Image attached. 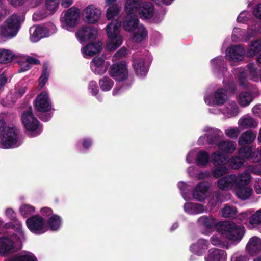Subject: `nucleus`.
<instances>
[{"instance_id": "obj_52", "label": "nucleus", "mask_w": 261, "mask_h": 261, "mask_svg": "<svg viewBox=\"0 0 261 261\" xmlns=\"http://www.w3.org/2000/svg\"><path fill=\"white\" fill-rule=\"evenodd\" d=\"M221 212L222 215L224 217L232 218L236 215L237 210L234 206L225 205Z\"/></svg>"}, {"instance_id": "obj_42", "label": "nucleus", "mask_w": 261, "mask_h": 261, "mask_svg": "<svg viewBox=\"0 0 261 261\" xmlns=\"http://www.w3.org/2000/svg\"><path fill=\"white\" fill-rule=\"evenodd\" d=\"M8 261H37V259L33 253L26 252L15 255Z\"/></svg>"}, {"instance_id": "obj_14", "label": "nucleus", "mask_w": 261, "mask_h": 261, "mask_svg": "<svg viewBox=\"0 0 261 261\" xmlns=\"http://www.w3.org/2000/svg\"><path fill=\"white\" fill-rule=\"evenodd\" d=\"M245 51L242 45H232L226 50L225 57L231 65L233 66L234 63L242 60L244 59Z\"/></svg>"}, {"instance_id": "obj_46", "label": "nucleus", "mask_w": 261, "mask_h": 261, "mask_svg": "<svg viewBox=\"0 0 261 261\" xmlns=\"http://www.w3.org/2000/svg\"><path fill=\"white\" fill-rule=\"evenodd\" d=\"M248 30L245 31L244 30L239 28H234L232 35V39L233 41H236L239 39L243 41H247L246 38L247 36Z\"/></svg>"}, {"instance_id": "obj_53", "label": "nucleus", "mask_w": 261, "mask_h": 261, "mask_svg": "<svg viewBox=\"0 0 261 261\" xmlns=\"http://www.w3.org/2000/svg\"><path fill=\"white\" fill-rule=\"evenodd\" d=\"M60 0H46L45 7L46 9L50 12L49 14H54L58 9Z\"/></svg>"}, {"instance_id": "obj_48", "label": "nucleus", "mask_w": 261, "mask_h": 261, "mask_svg": "<svg viewBox=\"0 0 261 261\" xmlns=\"http://www.w3.org/2000/svg\"><path fill=\"white\" fill-rule=\"evenodd\" d=\"M250 79L255 82L259 81V72L257 67L254 63H250L247 65Z\"/></svg>"}, {"instance_id": "obj_55", "label": "nucleus", "mask_w": 261, "mask_h": 261, "mask_svg": "<svg viewBox=\"0 0 261 261\" xmlns=\"http://www.w3.org/2000/svg\"><path fill=\"white\" fill-rule=\"evenodd\" d=\"M228 172V168L225 166L216 167L212 170L211 172L213 176L215 178H218L223 176Z\"/></svg>"}, {"instance_id": "obj_35", "label": "nucleus", "mask_w": 261, "mask_h": 261, "mask_svg": "<svg viewBox=\"0 0 261 261\" xmlns=\"http://www.w3.org/2000/svg\"><path fill=\"white\" fill-rule=\"evenodd\" d=\"M198 225L206 230H211L214 226L216 227V220L213 217L203 216L199 218L197 220Z\"/></svg>"}, {"instance_id": "obj_40", "label": "nucleus", "mask_w": 261, "mask_h": 261, "mask_svg": "<svg viewBox=\"0 0 261 261\" xmlns=\"http://www.w3.org/2000/svg\"><path fill=\"white\" fill-rule=\"evenodd\" d=\"M220 151L226 153H232L236 150V144L231 141H221L218 144Z\"/></svg>"}, {"instance_id": "obj_61", "label": "nucleus", "mask_w": 261, "mask_h": 261, "mask_svg": "<svg viewBox=\"0 0 261 261\" xmlns=\"http://www.w3.org/2000/svg\"><path fill=\"white\" fill-rule=\"evenodd\" d=\"M255 175L261 176V164H252L247 166L246 171Z\"/></svg>"}, {"instance_id": "obj_62", "label": "nucleus", "mask_w": 261, "mask_h": 261, "mask_svg": "<svg viewBox=\"0 0 261 261\" xmlns=\"http://www.w3.org/2000/svg\"><path fill=\"white\" fill-rule=\"evenodd\" d=\"M49 13L44 9L36 11L33 15V19L34 21L41 20L48 16Z\"/></svg>"}, {"instance_id": "obj_19", "label": "nucleus", "mask_w": 261, "mask_h": 261, "mask_svg": "<svg viewBox=\"0 0 261 261\" xmlns=\"http://www.w3.org/2000/svg\"><path fill=\"white\" fill-rule=\"evenodd\" d=\"M227 256L226 252L223 250L211 248L205 255L204 260V261H226Z\"/></svg>"}, {"instance_id": "obj_13", "label": "nucleus", "mask_w": 261, "mask_h": 261, "mask_svg": "<svg viewBox=\"0 0 261 261\" xmlns=\"http://www.w3.org/2000/svg\"><path fill=\"white\" fill-rule=\"evenodd\" d=\"M101 11L94 5H89L83 11V20L89 24H95L100 19Z\"/></svg>"}, {"instance_id": "obj_38", "label": "nucleus", "mask_w": 261, "mask_h": 261, "mask_svg": "<svg viewBox=\"0 0 261 261\" xmlns=\"http://www.w3.org/2000/svg\"><path fill=\"white\" fill-rule=\"evenodd\" d=\"M212 162L215 166L225 165L228 162L227 155L219 151L214 152L211 156Z\"/></svg>"}, {"instance_id": "obj_15", "label": "nucleus", "mask_w": 261, "mask_h": 261, "mask_svg": "<svg viewBox=\"0 0 261 261\" xmlns=\"http://www.w3.org/2000/svg\"><path fill=\"white\" fill-rule=\"evenodd\" d=\"M96 29L88 25H83L79 28L75 33V37L81 43L89 40L95 39L97 36Z\"/></svg>"}, {"instance_id": "obj_47", "label": "nucleus", "mask_w": 261, "mask_h": 261, "mask_svg": "<svg viewBox=\"0 0 261 261\" xmlns=\"http://www.w3.org/2000/svg\"><path fill=\"white\" fill-rule=\"evenodd\" d=\"M258 33L261 34V22L258 24L256 22L248 27L246 40H249L251 38L256 36Z\"/></svg>"}, {"instance_id": "obj_16", "label": "nucleus", "mask_w": 261, "mask_h": 261, "mask_svg": "<svg viewBox=\"0 0 261 261\" xmlns=\"http://www.w3.org/2000/svg\"><path fill=\"white\" fill-rule=\"evenodd\" d=\"M140 17L142 19H153L155 23H158L163 19L161 17L159 19H157V14L154 12V8L152 3L150 2H144L142 4L139 9Z\"/></svg>"}, {"instance_id": "obj_41", "label": "nucleus", "mask_w": 261, "mask_h": 261, "mask_svg": "<svg viewBox=\"0 0 261 261\" xmlns=\"http://www.w3.org/2000/svg\"><path fill=\"white\" fill-rule=\"evenodd\" d=\"M252 95L248 92H242L237 97V101L242 107L248 106L253 100Z\"/></svg>"}, {"instance_id": "obj_18", "label": "nucleus", "mask_w": 261, "mask_h": 261, "mask_svg": "<svg viewBox=\"0 0 261 261\" xmlns=\"http://www.w3.org/2000/svg\"><path fill=\"white\" fill-rule=\"evenodd\" d=\"M133 62V66L137 75L139 77L145 76L148 71L149 63L146 62L144 58L135 55Z\"/></svg>"}, {"instance_id": "obj_29", "label": "nucleus", "mask_w": 261, "mask_h": 261, "mask_svg": "<svg viewBox=\"0 0 261 261\" xmlns=\"http://www.w3.org/2000/svg\"><path fill=\"white\" fill-rule=\"evenodd\" d=\"M208 246L209 242L208 240L200 239L196 243H194L191 246L190 250L194 254L201 256L207 249Z\"/></svg>"}, {"instance_id": "obj_5", "label": "nucleus", "mask_w": 261, "mask_h": 261, "mask_svg": "<svg viewBox=\"0 0 261 261\" xmlns=\"http://www.w3.org/2000/svg\"><path fill=\"white\" fill-rule=\"evenodd\" d=\"M251 179L250 173L244 171L237 175L231 174L223 176L217 181V185L223 191H234L236 187H239L240 185L250 182Z\"/></svg>"}, {"instance_id": "obj_27", "label": "nucleus", "mask_w": 261, "mask_h": 261, "mask_svg": "<svg viewBox=\"0 0 261 261\" xmlns=\"http://www.w3.org/2000/svg\"><path fill=\"white\" fill-rule=\"evenodd\" d=\"M130 39L134 42H141L145 39L148 35V32L144 25L140 24L132 31Z\"/></svg>"}, {"instance_id": "obj_57", "label": "nucleus", "mask_w": 261, "mask_h": 261, "mask_svg": "<svg viewBox=\"0 0 261 261\" xmlns=\"http://www.w3.org/2000/svg\"><path fill=\"white\" fill-rule=\"evenodd\" d=\"M245 160L240 156H234L230 160V165L233 169H238L241 168L244 164Z\"/></svg>"}, {"instance_id": "obj_50", "label": "nucleus", "mask_w": 261, "mask_h": 261, "mask_svg": "<svg viewBox=\"0 0 261 261\" xmlns=\"http://www.w3.org/2000/svg\"><path fill=\"white\" fill-rule=\"evenodd\" d=\"M99 84L102 91H110L114 85L113 81L110 77L104 76L99 80Z\"/></svg>"}, {"instance_id": "obj_20", "label": "nucleus", "mask_w": 261, "mask_h": 261, "mask_svg": "<svg viewBox=\"0 0 261 261\" xmlns=\"http://www.w3.org/2000/svg\"><path fill=\"white\" fill-rule=\"evenodd\" d=\"M203 132H206L207 142L208 144L218 145L219 140L223 137L222 131L217 128L206 126Z\"/></svg>"}, {"instance_id": "obj_59", "label": "nucleus", "mask_w": 261, "mask_h": 261, "mask_svg": "<svg viewBox=\"0 0 261 261\" xmlns=\"http://www.w3.org/2000/svg\"><path fill=\"white\" fill-rule=\"evenodd\" d=\"M48 66L47 65L45 64L43 65L42 73L39 79V86L40 88L43 87L45 84L48 80Z\"/></svg>"}, {"instance_id": "obj_28", "label": "nucleus", "mask_w": 261, "mask_h": 261, "mask_svg": "<svg viewBox=\"0 0 261 261\" xmlns=\"http://www.w3.org/2000/svg\"><path fill=\"white\" fill-rule=\"evenodd\" d=\"M211 64L214 74L218 77L224 74L226 69L224 65L223 58L221 56L217 57L211 60Z\"/></svg>"}, {"instance_id": "obj_34", "label": "nucleus", "mask_w": 261, "mask_h": 261, "mask_svg": "<svg viewBox=\"0 0 261 261\" xmlns=\"http://www.w3.org/2000/svg\"><path fill=\"white\" fill-rule=\"evenodd\" d=\"M260 51L261 39H257L250 42L247 48L246 54L248 57H252Z\"/></svg>"}, {"instance_id": "obj_1", "label": "nucleus", "mask_w": 261, "mask_h": 261, "mask_svg": "<svg viewBox=\"0 0 261 261\" xmlns=\"http://www.w3.org/2000/svg\"><path fill=\"white\" fill-rule=\"evenodd\" d=\"M120 9L118 5L114 4L110 6L106 12L107 19L112 20V22L106 27L108 37L107 48L109 51L115 50L123 42V37L119 29L121 22L117 19H115L118 17Z\"/></svg>"}, {"instance_id": "obj_43", "label": "nucleus", "mask_w": 261, "mask_h": 261, "mask_svg": "<svg viewBox=\"0 0 261 261\" xmlns=\"http://www.w3.org/2000/svg\"><path fill=\"white\" fill-rule=\"evenodd\" d=\"M62 224V220L60 216L57 215H53L48 218L47 226L48 229L51 230H58L61 227Z\"/></svg>"}, {"instance_id": "obj_51", "label": "nucleus", "mask_w": 261, "mask_h": 261, "mask_svg": "<svg viewBox=\"0 0 261 261\" xmlns=\"http://www.w3.org/2000/svg\"><path fill=\"white\" fill-rule=\"evenodd\" d=\"M254 212L252 209L247 210L240 214H239L236 218L241 222L243 223L248 228L247 222H249V219L251 217L252 213Z\"/></svg>"}, {"instance_id": "obj_56", "label": "nucleus", "mask_w": 261, "mask_h": 261, "mask_svg": "<svg viewBox=\"0 0 261 261\" xmlns=\"http://www.w3.org/2000/svg\"><path fill=\"white\" fill-rule=\"evenodd\" d=\"M178 187L180 189L182 197L185 200L190 199V190L188 185L183 182H179L178 184Z\"/></svg>"}, {"instance_id": "obj_37", "label": "nucleus", "mask_w": 261, "mask_h": 261, "mask_svg": "<svg viewBox=\"0 0 261 261\" xmlns=\"http://www.w3.org/2000/svg\"><path fill=\"white\" fill-rule=\"evenodd\" d=\"M142 0H126L125 11L128 14H136L141 6Z\"/></svg>"}, {"instance_id": "obj_54", "label": "nucleus", "mask_w": 261, "mask_h": 261, "mask_svg": "<svg viewBox=\"0 0 261 261\" xmlns=\"http://www.w3.org/2000/svg\"><path fill=\"white\" fill-rule=\"evenodd\" d=\"M35 210V207L30 204H23L19 207L20 213L24 217H27L32 215L34 213Z\"/></svg>"}, {"instance_id": "obj_8", "label": "nucleus", "mask_w": 261, "mask_h": 261, "mask_svg": "<svg viewBox=\"0 0 261 261\" xmlns=\"http://www.w3.org/2000/svg\"><path fill=\"white\" fill-rule=\"evenodd\" d=\"M56 31V26L52 23L44 25L33 26L30 29V40L37 42L41 39L48 37Z\"/></svg>"}, {"instance_id": "obj_58", "label": "nucleus", "mask_w": 261, "mask_h": 261, "mask_svg": "<svg viewBox=\"0 0 261 261\" xmlns=\"http://www.w3.org/2000/svg\"><path fill=\"white\" fill-rule=\"evenodd\" d=\"M252 18L251 13L248 11H243L238 15L237 21L239 23H246Z\"/></svg>"}, {"instance_id": "obj_36", "label": "nucleus", "mask_w": 261, "mask_h": 261, "mask_svg": "<svg viewBox=\"0 0 261 261\" xmlns=\"http://www.w3.org/2000/svg\"><path fill=\"white\" fill-rule=\"evenodd\" d=\"M185 212L190 215L202 213L204 212V206L199 203L188 202L184 206Z\"/></svg>"}, {"instance_id": "obj_17", "label": "nucleus", "mask_w": 261, "mask_h": 261, "mask_svg": "<svg viewBox=\"0 0 261 261\" xmlns=\"http://www.w3.org/2000/svg\"><path fill=\"white\" fill-rule=\"evenodd\" d=\"M36 110L40 112H46L50 110L51 104L48 94L46 92H41L36 98L34 102Z\"/></svg>"}, {"instance_id": "obj_4", "label": "nucleus", "mask_w": 261, "mask_h": 261, "mask_svg": "<svg viewBox=\"0 0 261 261\" xmlns=\"http://www.w3.org/2000/svg\"><path fill=\"white\" fill-rule=\"evenodd\" d=\"M0 140L2 147L4 148L17 147L21 143L16 128L14 127L7 126L3 117L1 115Z\"/></svg>"}, {"instance_id": "obj_24", "label": "nucleus", "mask_w": 261, "mask_h": 261, "mask_svg": "<svg viewBox=\"0 0 261 261\" xmlns=\"http://www.w3.org/2000/svg\"><path fill=\"white\" fill-rule=\"evenodd\" d=\"M238 124L239 127L243 129L255 128L258 126V121L247 114L239 119Z\"/></svg>"}, {"instance_id": "obj_6", "label": "nucleus", "mask_w": 261, "mask_h": 261, "mask_svg": "<svg viewBox=\"0 0 261 261\" xmlns=\"http://www.w3.org/2000/svg\"><path fill=\"white\" fill-rule=\"evenodd\" d=\"M80 16V9L74 6L63 11L60 18L61 27L67 31H72L79 24Z\"/></svg>"}, {"instance_id": "obj_2", "label": "nucleus", "mask_w": 261, "mask_h": 261, "mask_svg": "<svg viewBox=\"0 0 261 261\" xmlns=\"http://www.w3.org/2000/svg\"><path fill=\"white\" fill-rule=\"evenodd\" d=\"M15 232L13 235L4 234L0 236V255L6 256L16 251L17 241L24 239V233L22 230V225L19 222H17L13 227Z\"/></svg>"}, {"instance_id": "obj_30", "label": "nucleus", "mask_w": 261, "mask_h": 261, "mask_svg": "<svg viewBox=\"0 0 261 261\" xmlns=\"http://www.w3.org/2000/svg\"><path fill=\"white\" fill-rule=\"evenodd\" d=\"M239 113V110L236 103L231 101L226 103L222 109V113L227 118L236 116Z\"/></svg>"}, {"instance_id": "obj_63", "label": "nucleus", "mask_w": 261, "mask_h": 261, "mask_svg": "<svg viewBox=\"0 0 261 261\" xmlns=\"http://www.w3.org/2000/svg\"><path fill=\"white\" fill-rule=\"evenodd\" d=\"M240 133L238 127H230L225 130V135L230 138H237Z\"/></svg>"}, {"instance_id": "obj_10", "label": "nucleus", "mask_w": 261, "mask_h": 261, "mask_svg": "<svg viewBox=\"0 0 261 261\" xmlns=\"http://www.w3.org/2000/svg\"><path fill=\"white\" fill-rule=\"evenodd\" d=\"M28 228L33 233L41 234L48 230L45 220L38 215H34L26 220Z\"/></svg>"}, {"instance_id": "obj_23", "label": "nucleus", "mask_w": 261, "mask_h": 261, "mask_svg": "<svg viewBox=\"0 0 261 261\" xmlns=\"http://www.w3.org/2000/svg\"><path fill=\"white\" fill-rule=\"evenodd\" d=\"M246 251L251 255L261 252V239L256 236L251 237L246 246Z\"/></svg>"}, {"instance_id": "obj_22", "label": "nucleus", "mask_w": 261, "mask_h": 261, "mask_svg": "<svg viewBox=\"0 0 261 261\" xmlns=\"http://www.w3.org/2000/svg\"><path fill=\"white\" fill-rule=\"evenodd\" d=\"M208 189L207 184L204 182L199 183L193 190V198L200 202L203 201L208 196Z\"/></svg>"}, {"instance_id": "obj_49", "label": "nucleus", "mask_w": 261, "mask_h": 261, "mask_svg": "<svg viewBox=\"0 0 261 261\" xmlns=\"http://www.w3.org/2000/svg\"><path fill=\"white\" fill-rule=\"evenodd\" d=\"M234 73L238 75L240 85L242 87L247 86L248 83L247 73L245 72L244 69L241 67L236 68L234 70Z\"/></svg>"}, {"instance_id": "obj_60", "label": "nucleus", "mask_w": 261, "mask_h": 261, "mask_svg": "<svg viewBox=\"0 0 261 261\" xmlns=\"http://www.w3.org/2000/svg\"><path fill=\"white\" fill-rule=\"evenodd\" d=\"M243 146L239 149V154L244 159H250L252 151L251 147Z\"/></svg>"}, {"instance_id": "obj_7", "label": "nucleus", "mask_w": 261, "mask_h": 261, "mask_svg": "<svg viewBox=\"0 0 261 261\" xmlns=\"http://www.w3.org/2000/svg\"><path fill=\"white\" fill-rule=\"evenodd\" d=\"M22 17L17 14H13L8 17L0 27V35L7 38L14 37L17 34Z\"/></svg>"}, {"instance_id": "obj_64", "label": "nucleus", "mask_w": 261, "mask_h": 261, "mask_svg": "<svg viewBox=\"0 0 261 261\" xmlns=\"http://www.w3.org/2000/svg\"><path fill=\"white\" fill-rule=\"evenodd\" d=\"M231 261H248V258L244 254L238 252L231 256Z\"/></svg>"}, {"instance_id": "obj_25", "label": "nucleus", "mask_w": 261, "mask_h": 261, "mask_svg": "<svg viewBox=\"0 0 261 261\" xmlns=\"http://www.w3.org/2000/svg\"><path fill=\"white\" fill-rule=\"evenodd\" d=\"M140 24L136 14H126L122 22V27L124 30L127 32H132Z\"/></svg>"}, {"instance_id": "obj_11", "label": "nucleus", "mask_w": 261, "mask_h": 261, "mask_svg": "<svg viewBox=\"0 0 261 261\" xmlns=\"http://www.w3.org/2000/svg\"><path fill=\"white\" fill-rule=\"evenodd\" d=\"M204 101L210 106H220L225 104L228 100L226 90L222 88L216 90L211 95H205Z\"/></svg>"}, {"instance_id": "obj_44", "label": "nucleus", "mask_w": 261, "mask_h": 261, "mask_svg": "<svg viewBox=\"0 0 261 261\" xmlns=\"http://www.w3.org/2000/svg\"><path fill=\"white\" fill-rule=\"evenodd\" d=\"M210 160V156L208 153L204 151H199L196 158V164L200 167H205L207 165Z\"/></svg>"}, {"instance_id": "obj_33", "label": "nucleus", "mask_w": 261, "mask_h": 261, "mask_svg": "<svg viewBox=\"0 0 261 261\" xmlns=\"http://www.w3.org/2000/svg\"><path fill=\"white\" fill-rule=\"evenodd\" d=\"M18 62L21 66V69L19 71L23 72L29 70L31 68V65L39 64V61L30 56L22 55L21 60L18 61Z\"/></svg>"}, {"instance_id": "obj_12", "label": "nucleus", "mask_w": 261, "mask_h": 261, "mask_svg": "<svg viewBox=\"0 0 261 261\" xmlns=\"http://www.w3.org/2000/svg\"><path fill=\"white\" fill-rule=\"evenodd\" d=\"M110 73L116 81H123L128 76L127 64L124 61L113 64L111 67Z\"/></svg>"}, {"instance_id": "obj_26", "label": "nucleus", "mask_w": 261, "mask_h": 261, "mask_svg": "<svg viewBox=\"0 0 261 261\" xmlns=\"http://www.w3.org/2000/svg\"><path fill=\"white\" fill-rule=\"evenodd\" d=\"M101 45L100 41L87 44L82 50L84 57L88 58L99 53L101 49Z\"/></svg>"}, {"instance_id": "obj_31", "label": "nucleus", "mask_w": 261, "mask_h": 261, "mask_svg": "<svg viewBox=\"0 0 261 261\" xmlns=\"http://www.w3.org/2000/svg\"><path fill=\"white\" fill-rule=\"evenodd\" d=\"M256 137V134L247 130L241 134L238 139V144L240 146L250 145L254 142Z\"/></svg>"}, {"instance_id": "obj_45", "label": "nucleus", "mask_w": 261, "mask_h": 261, "mask_svg": "<svg viewBox=\"0 0 261 261\" xmlns=\"http://www.w3.org/2000/svg\"><path fill=\"white\" fill-rule=\"evenodd\" d=\"M15 56L14 53L11 50L0 49V63L10 62Z\"/></svg>"}, {"instance_id": "obj_32", "label": "nucleus", "mask_w": 261, "mask_h": 261, "mask_svg": "<svg viewBox=\"0 0 261 261\" xmlns=\"http://www.w3.org/2000/svg\"><path fill=\"white\" fill-rule=\"evenodd\" d=\"M249 183L241 184L239 187H236L234 191L238 198L245 200L251 196L252 193V190L251 188L246 186Z\"/></svg>"}, {"instance_id": "obj_39", "label": "nucleus", "mask_w": 261, "mask_h": 261, "mask_svg": "<svg viewBox=\"0 0 261 261\" xmlns=\"http://www.w3.org/2000/svg\"><path fill=\"white\" fill-rule=\"evenodd\" d=\"M247 224L248 228L249 229L258 228L261 225V209L252 213Z\"/></svg>"}, {"instance_id": "obj_3", "label": "nucleus", "mask_w": 261, "mask_h": 261, "mask_svg": "<svg viewBox=\"0 0 261 261\" xmlns=\"http://www.w3.org/2000/svg\"><path fill=\"white\" fill-rule=\"evenodd\" d=\"M216 230L226 239L235 243L240 242L245 233V228L243 226L238 225L230 221L218 222Z\"/></svg>"}, {"instance_id": "obj_9", "label": "nucleus", "mask_w": 261, "mask_h": 261, "mask_svg": "<svg viewBox=\"0 0 261 261\" xmlns=\"http://www.w3.org/2000/svg\"><path fill=\"white\" fill-rule=\"evenodd\" d=\"M21 120L25 128L29 131L32 132L33 136L40 134L42 131L38 120L34 116L32 110L30 108L22 114Z\"/></svg>"}, {"instance_id": "obj_21", "label": "nucleus", "mask_w": 261, "mask_h": 261, "mask_svg": "<svg viewBox=\"0 0 261 261\" xmlns=\"http://www.w3.org/2000/svg\"><path fill=\"white\" fill-rule=\"evenodd\" d=\"M110 65L109 63L105 62L103 58L95 57L90 63L91 69L96 74L105 73Z\"/></svg>"}]
</instances>
